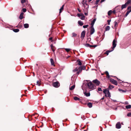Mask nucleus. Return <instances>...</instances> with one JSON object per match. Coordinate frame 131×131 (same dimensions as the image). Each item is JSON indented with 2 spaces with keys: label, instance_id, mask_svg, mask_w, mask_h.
Segmentation results:
<instances>
[{
  "label": "nucleus",
  "instance_id": "nucleus-15",
  "mask_svg": "<svg viewBox=\"0 0 131 131\" xmlns=\"http://www.w3.org/2000/svg\"><path fill=\"white\" fill-rule=\"evenodd\" d=\"M127 5V4H126V3L125 4L122 5V9H123L124 8H125Z\"/></svg>",
  "mask_w": 131,
  "mask_h": 131
},
{
  "label": "nucleus",
  "instance_id": "nucleus-48",
  "mask_svg": "<svg viewBox=\"0 0 131 131\" xmlns=\"http://www.w3.org/2000/svg\"><path fill=\"white\" fill-rule=\"evenodd\" d=\"M98 91H102V90L101 88H99L98 89Z\"/></svg>",
  "mask_w": 131,
  "mask_h": 131
},
{
  "label": "nucleus",
  "instance_id": "nucleus-45",
  "mask_svg": "<svg viewBox=\"0 0 131 131\" xmlns=\"http://www.w3.org/2000/svg\"><path fill=\"white\" fill-rule=\"evenodd\" d=\"M127 116H131V112L128 113L127 114Z\"/></svg>",
  "mask_w": 131,
  "mask_h": 131
},
{
  "label": "nucleus",
  "instance_id": "nucleus-14",
  "mask_svg": "<svg viewBox=\"0 0 131 131\" xmlns=\"http://www.w3.org/2000/svg\"><path fill=\"white\" fill-rule=\"evenodd\" d=\"M23 15L24 13L23 12H22L20 14L19 17V18L20 19H22L23 18Z\"/></svg>",
  "mask_w": 131,
  "mask_h": 131
},
{
  "label": "nucleus",
  "instance_id": "nucleus-62",
  "mask_svg": "<svg viewBox=\"0 0 131 131\" xmlns=\"http://www.w3.org/2000/svg\"><path fill=\"white\" fill-rule=\"evenodd\" d=\"M70 56H68V57H69Z\"/></svg>",
  "mask_w": 131,
  "mask_h": 131
},
{
  "label": "nucleus",
  "instance_id": "nucleus-2",
  "mask_svg": "<svg viewBox=\"0 0 131 131\" xmlns=\"http://www.w3.org/2000/svg\"><path fill=\"white\" fill-rule=\"evenodd\" d=\"M86 1H85V2L83 0L82 3L83 4L84 7V9H83V11L84 12V14L85 15L87 16L88 15V9L89 6V5L86 3Z\"/></svg>",
  "mask_w": 131,
  "mask_h": 131
},
{
  "label": "nucleus",
  "instance_id": "nucleus-54",
  "mask_svg": "<svg viewBox=\"0 0 131 131\" xmlns=\"http://www.w3.org/2000/svg\"><path fill=\"white\" fill-rule=\"evenodd\" d=\"M50 46L51 47V49H52V47H53V45L52 44H51V46Z\"/></svg>",
  "mask_w": 131,
  "mask_h": 131
},
{
  "label": "nucleus",
  "instance_id": "nucleus-47",
  "mask_svg": "<svg viewBox=\"0 0 131 131\" xmlns=\"http://www.w3.org/2000/svg\"><path fill=\"white\" fill-rule=\"evenodd\" d=\"M111 20H107V21L108 22V25H110V22H111Z\"/></svg>",
  "mask_w": 131,
  "mask_h": 131
},
{
  "label": "nucleus",
  "instance_id": "nucleus-49",
  "mask_svg": "<svg viewBox=\"0 0 131 131\" xmlns=\"http://www.w3.org/2000/svg\"><path fill=\"white\" fill-rule=\"evenodd\" d=\"M114 23H115L114 26H115V27L117 25V22L116 21H115L114 22Z\"/></svg>",
  "mask_w": 131,
  "mask_h": 131
},
{
  "label": "nucleus",
  "instance_id": "nucleus-31",
  "mask_svg": "<svg viewBox=\"0 0 131 131\" xmlns=\"http://www.w3.org/2000/svg\"><path fill=\"white\" fill-rule=\"evenodd\" d=\"M110 27L109 26H107L105 28L106 31H108L110 30Z\"/></svg>",
  "mask_w": 131,
  "mask_h": 131
},
{
  "label": "nucleus",
  "instance_id": "nucleus-50",
  "mask_svg": "<svg viewBox=\"0 0 131 131\" xmlns=\"http://www.w3.org/2000/svg\"><path fill=\"white\" fill-rule=\"evenodd\" d=\"M130 8H131V9L130 10H129L130 12H131V6H128L127 8V9H129Z\"/></svg>",
  "mask_w": 131,
  "mask_h": 131
},
{
  "label": "nucleus",
  "instance_id": "nucleus-17",
  "mask_svg": "<svg viewBox=\"0 0 131 131\" xmlns=\"http://www.w3.org/2000/svg\"><path fill=\"white\" fill-rule=\"evenodd\" d=\"M105 73L107 77L108 78H110V76H110L109 75V73L107 71H106L105 72Z\"/></svg>",
  "mask_w": 131,
  "mask_h": 131
},
{
  "label": "nucleus",
  "instance_id": "nucleus-16",
  "mask_svg": "<svg viewBox=\"0 0 131 131\" xmlns=\"http://www.w3.org/2000/svg\"><path fill=\"white\" fill-rule=\"evenodd\" d=\"M64 5H63L60 8V11H59V14H60L62 12V11L63 9V8L64 7Z\"/></svg>",
  "mask_w": 131,
  "mask_h": 131
},
{
  "label": "nucleus",
  "instance_id": "nucleus-46",
  "mask_svg": "<svg viewBox=\"0 0 131 131\" xmlns=\"http://www.w3.org/2000/svg\"><path fill=\"white\" fill-rule=\"evenodd\" d=\"M26 1V0H21V3H24Z\"/></svg>",
  "mask_w": 131,
  "mask_h": 131
},
{
  "label": "nucleus",
  "instance_id": "nucleus-24",
  "mask_svg": "<svg viewBox=\"0 0 131 131\" xmlns=\"http://www.w3.org/2000/svg\"><path fill=\"white\" fill-rule=\"evenodd\" d=\"M78 23L80 26H82L83 25V23L81 21H79Z\"/></svg>",
  "mask_w": 131,
  "mask_h": 131
},
{
  "label": "nucleus",
  "instance_id": "nucleus-23",
  "mask_svg": "<svg viewBox=\"0 0 131 131\" xmlns=\"http://www.w3.org/2000/svg\"><path fill=\"white\" fill-rule=\"evenodd\" d=\"M74 99L75 101L78 100L80 101L81 100L79 98L76 96L74 97Z\"/></svg>",
  "mask_w": 131,
  "mask_h": 131
},
{
  "label": "nucleus",
  "instance_id": "nucleus-44",
  "mask_svg": "<svg viewBox=\"0 0 131 131\" xmlns=\"http://www.w3.org/2000/svg\"><path fill=\"white\" fill-rule=\"evenodd\" d=\"M22 10H23V12H25L26 11V9L25 8H23L22 9Z\"/></svg>",
  "mask_w": 131,
  "mask_h": 131
},
{
  "label": "nucleus",
  "instance_id": "nucleus-4",
  "mask_svg": "<svg viewBox=\"0 0 131 131\" xmlns=\"http://www.w3.org/2000/svg\"><path fill=\"white\" fill-rule=\"evenodd\" d=\"M116 41L115 39H114L113 40L112 43L113 47H112V51H113L114 50V48L117 45V44L116 43Z\"/></svg>",
  "mask_w": 131,
  "mask_h": 131
},
{
  "label": "nucleus",
  "instance_id": "nucleus-27",
  "mask_svg": "<svg viewBox=\"0 0 131 131\" xmlns=\"http://www.w3.org/2000/svg\"><path fill=\"white\" fill-rule=\"evenodd\" d=\"M103 92L105 94V96H107V91L106 89H104L103 91Z\"/></svg>",
  "mask_w": 131,
  "mask_h": 131
},
{
  "label": "nucleus",
  "instance_id": "nucleus-55",
  "mask_svg": "<svg viewBox=\"0 0 131 131\" xmlns=\"http://www.w3.org/2000/svg\"><path fill=\"white\" fill-rule=\"evenodd\" d=\"M52 37H51L50 38H49V40H52Z\"/></svg>",
  "mask_w": 131,
  "mask_h": 131
},
{
  "label": "nucleus",
  "instance_id": "nucleus-11",
  "mask_svg": "<svg viewBox=\"0 0 131 131\" xmlns=\"http://www.w3.org/2000/svg\"><path fill=\"white\" fill-rule=\"evenodd\" d=\"M78 72H77V74H79L82 71V69H81V66L79 67L78 68Z\"/></svg>",
  "mask_w": 131,
  "mask_h": 131
},
{
  "label": "nucleus",
  "instance_id": "nucleus-20",
  "mask_svg": "<svg viewBox=\"0 0 131 131\" xmlns=\"http://www.w3.org/2000/svg\"><path fill=\"white\" fill-rule=\"evenodd\" d=\"M87 105L89 108H91L92 106V104L91 103H88Z\"/></svg>",
  "mask_w": 131,
  "mask_h": 131
},
{
  "label": "nucleus",
  "instance_id": "nucleus-41",
  "mask_svg": "<svg viewBox=\"0 0 131 131\" xmlns=\"http://www.w3.org/2000/svg\"><path fill=\"white\" fill-rule=\"evenodd\" d=\"M85 69V66H83L82 67L81 66V69H82V70H84Z\"/></svg>",
  "mask_w": 131,
  "mask_h": 131
},
{
  "label": "nucleus",
  "instance_id": "nucleus-7",
  "mask_svg": "<svg viewBox=\"0 0 131 131\" xmlns=\"http://www.w3.org/2000/svg\"><path fill=\"white\" fill-rule=\"evenodd\" d=\"M93 82L95 83L97 85H99L100 84V82L96 79L93 80Z\"/></svg>",
  "mask_w": 131,
  "mask_h": 131
},
{
  "label": "nucleus",
  "instance_id": "nucleus-25",
  "mask_svg": "<svg viewBox=\"0 0 131 131\" xmlns=\"http://www.w3.org/2000/svg\"><path fill=\"white\" fill-rule=\"evenodd\" d=\"M36 85L40 86L41 84V82L40 81H38L37 82Z\"/></svg>",
  "mask_w": 131,
  "mask_h": 131
},
{
  "label": "nucleus",
  "instance_id": "nucleus-21",
  "mask_svg": "<svg viewBox=\"0 0 131 131\" xmlns=\"http://www.w3.org/2000/svg\"><path fill=\"white\" fill-rule=\"evenodd\" d=\"M24 28H27L29 27V25L28 24H25L24 25Z\"/></svg>",
  "mask_w": 131,
  "mask_h": 131
},
{
  "label": "nucleus",
  "instance_id": "nucleus-40",
  "mask_svg": "<svg viewBox=\"0 0 131 131\" xmlns=\"http://www.w3.org/2000/svg\"><path fill=\"white\" fill-rule=\"evenodd\" d=\"M88 26H89L88 25H84L83 26V27L84 28H87V27Z\"/></svg>",
  "mask_w": 131,
  "mask_h": 131
},
{
  "label": "nucleus",
  "instance_id": "nucleus-9",
  "mask_svg": "<svg viewBox=\"0 0 131 131\" xmlns=\"http://www.w3.org/2000/svg\"><path fill=\"white\" fill-rule=\"evenodd\" d=\"M85 31H83L81 33V38H82L83 39L85 37Z\"/></svg>",
  "mask_w": 131,
  "mask_h": 131
},
{
  "label": "nucleus",
  "instance_id": "nucleus-18",
  "mask_svg": "<svg viewBox=\"0 0 131 131\" xmlns=\"http://www.w3.org/2000/svg\"><path fill=\"white\" fill-rule=\"evenodd\" d=\"M84 95L86 96H89L90 95V93H86V92H85L84 93Z\"/></svg>",
  "mask_w": 131,
  "mask_h": 131
},
{
  "label": "nucleus",
  "instance_id": "nucleus-30",
  "mask_svg": "<svg viewBox=\"0 0 131 131\" xmlns=\"http://www.w3.org/2000/svg\"><path fill=\"white\" fill-rule=\"evenodd\" d=\"M13 30L14 32H18V31H19V29H14Z\"/></svg>",
  "mask_w": 131,
  "mask_h": 131
},
{
  "label": "nucleus",
  "instance_id": "nucleus-60",
  "mask_svg": "<svg viewBox=\"0 0 131 131\" xmlns=\"http://www.w3.org/2000/svg\"><path fill=\"white\" fill-rule=\"evenodd\" d=\"M86 131V130H84V131Z\"/></svg>",
  "mask_w": 131,
  "mask_h": 131
},
{
  "label": "nucleus",
  "instance_id": "nucleus-8",
  "mask_svg": "<svg viewBox=\"0 0 131 131\" xmlns=\"http://www.w3.org/2000/svg\"><path fill=\"white\" fill-rule=\"evenodd\" d=\"M116 127L117 129H119L121 128V125L120 122H118L116 124Z\"/></svg>",
  "mask_w": 131,
  "mask_h": 131
},
{
  "label": "nucleus",
  "instance_id": "nucleus-3",
  "mask_svg": "<svg viewBox=\"0 0 131 131\" xmlns=\"http://www.w3.org/2000/svg\"><path fill=\"white\" fill-rule=\"evenodd\" d=\"M77 15L82 20H84L85 18V17L82 13H80V14L78 13Z\"/></svg>",
  "mask_w": 131,
  "mask_h": 131
},
{
  "label": "nucleus",
  "instance_id": "nucleus-29",
  "mask_svg": "<svg viewBox=\"0 0 131 131\" xmlns=\"http://www.w3.org/2000/svg\"><path fill=\"white\" fill-rule=\"evenodd\" d=\"M114 86L112 85H110L108 86V88L109 89H112L114 88Z\"/></svg>",
  "mask_w": 131,
  "mask_h": 131
},
{
  "label": "nucleus",
  "instance_id": "nucleus-28",
  "mask_svg": "<svg viewBox=\"0 0 131 131\" xmlns=\"http://www.w3.org/2000/svg\"><path fill=\"white\" fill-rule=\"evenodd\" d=\"M127 1V2H126L127 5L129 4H130L131 5V0H126Z\"/></svg>",
  "mask_w": 131,
  "mask_h": 131
},
{
  "label": "nucleus",
  "instance_id": "nucleus-33",
  "mask_svg": "<svg viewBox=\"0 0 131 131\" xmlns=\"http://www.w3.org/2000/svg\"><path fill=\"white\" fill-rule=\"evenodd\" d=\"M75 85H73V86H71V87L70 88V90H73L75 88Z\"/></svg>",
  "mask_w": 131,
  "mask_h": 131
},
{
  "label": "nucleus",
  "instance_id": "nucleus-1",
  "mask_svg": "<svg viewBox=\"0 0 131 131\" xmlns=\"http://www.w3.org/2000/svg\"><path fill=\"white\" fill-rule=\"evenodd\" d=\"M87 82V84H83V86L82 87V88L83 89H85L84 88L85 87V86L87 87L88 86V88L90 89L93 90L94 89L95 86L91 82H89V81H87L86 80Z\"/></svg>",
  "mask_w": 131,
  "mask_h": 131
},
{
  "label": "nucleus",
  "instance_id": "nucleus-12",
  "mask_svg": "<svg viewBox=\"0 0 131 131\" xmlns=\"http://www.w3.org/2000/svg\"><path fill=\"white\" fill-rule=\"evenodd\" d=\"M91 29L90 30V34L91 35L94 33L95 31V30L93 27H92V26H91Z\"/></svg>",
  "mask_w": 131,
  "mask_h": 131
},
{
  "label": "nucleus",
  "instance_id": "nucleus-22",
  "mask_svg": "<svg viewBox=\"0 0 131 131\" xmlns=\"http://www.w3.org/2000/svg\"><path fill=\"white\" fill-rule=\"evenodd\" d=\"M78 64L79 66H81L82 65V63L79 60H77V61Z\"/></svg>",
  "mask_w": 131,
  "mask_h": 131
},
{
  "label": "nucleus",
  "instance_id": "nucleus-51",
  "mask_svg": "<svg viewBox=\"0 0 131 131\" xmlns=\"http://www.w3.org/2000/svg\"><path fill=\"white\" fill-rule=\"evenodd\" d=\"M129 104L128 103V102H127V101H126V102H124V104H126V105H127V104Z\"/></svg>",
  "mask_w": 131,
  "mask_h": 131
},
{
  "label": "nucleus",
  "instance_id": "nucleus-6",
  "mask_svg": "<svg viewBox=\"0 0 131 131\" xmlns=\"http://www.w3.org/2000/svg\"><path fill=\"white\" fill-rule=\"evenodd\" d=\"M84 46L86 47H89L90 48H91L92 47H96V45H91L89 44H86L84 45Z\"/></svg>",
  "mask_w": 131,
  "mask_h": 131
},
{
  "label": "nucleus",
  "instance_id": "nucleus-13",
  "mask_svg": "<svg viewBox=\"0 0 131 131\" xmlns=\"http://www.w3.org/2000/svg\"><path fill=\"white\" fill-rule=\"evenodd\" d=\"M96 18H94L93 20L92 21L91 25V26H92V27H93V25L94 24V23L96 21Z\"/></svg>",
  "mask_w": 131,
  "mask_h": 131
},
{
  "label": "nucleus",
  "instance_id": "nucleus-5",
  "mask_svg": "<svg viewBox=\"0 0 131 131\" xmlns=\"http://www.w3.org/2000/svg\"><path fill=\"white\" fill-rule=\"evenodd\" d=\"M52 85L55 88H58L60 86V84L58 82H56L53 83Z\"/></svg>",
  "mask_w": 131,
  "mask_h": 131
},
{
  "label": "nucleus",
  "instance_id": "nucleus-61",
  "mask_svg": "<svg viewBox=\"0 0 131 131\" xmlns=\"http://www.w3.org/2000/svg\"><path fill=\"white\" fill-rule=\"evenodd\" d=\"M36 65H37V66L38 64H36Z\"/></svg>",
  "mask_w": 131,
  "mask_h": 131
},
{
  "label": "nucleus",
  "instance_id": "nucleus-32",
  "mask_svg": "<svg viewBox=\"0 0 131 131\" xmlns=\"http://www.w3.org/2000/svg\"><path fill=\"white\" fill-rule=\"evenodd\" d=\"M112 51H112V50H111L107 51H106L105 53L107 55H108V54L109 53V52H111Z\"/></svg>",
  "mask_w": 131,
  "mask_h": 131
},
{
  "label": "nucleus",
  "instance_id": "nucleus-53",
  "mask_svg": "<svg viewBox=\"0 0 131 131\" xmlns=\"http://www.w3.org/2000/svg\"><path fill=\"white\" fill-rule=\"evenodd\" d=\"M78 10L79 12H81V10H80L79 9V8L78 9Z\"/></svg>",
  "mask_w": 131,
  "mask_h": 131
},
{
  "label": "nucleus",
  "instance_id": "nucleus-38",
  "mask_svg": "<svg viewBox=\"0 0 131 131\" xmlns=\"http://www.w3.org/2000/svg\"><path fill=\"white\" fill-rule=\"evenodd\" d=\"M130 11L129 10V11H127V12H126V14H125V16H127V15L129 14V13L130 12Z\"/></svg>",
  "mask_w": 131,
  "mask_h": 131
},
{
  "label": "nucleus",
  "instance_id": "nucleus-39",
  "mask_svg": "<svg viewBox=\"0 0 131 131\" xmlns=\"http://www.w3.org/2000/svg\"><path fill=\"white\" fill-rule=\"evenodd\" d=\"M72 37H75L77 35V34L74 32L72 33Z\"/></svg>",
  "mask_w": 131,
  "mask_h": 131
},
{
  "label": "nucleus",
  "instance_id": "nucleus-10",
  "mask_svg": "<svg viewBox=\"0 0 131 131\" xmlns=\"http://www.w3.org/2000/svg\"><path fill=\"white\" fill-rule=\"evenodd\" d=\"M110 82L113 84L117 85V81L114 79H111L110 80Z\"/></svg>",
  "mask_w": 131,
  "mask_h": 131
},
{
  "label": "nucleus",
  "instance_id": "nucleus-35",
  "mask_svg": "<svg viewBox=\"0 0 131 131\" xmlns=\"http://www.w3.org/2000/svg\"><path fill=\"white\" fill-rule=\"evenodd\" d=\"M112 12V10H110V11H109L108 13V15L109 16L110 15Z\"/></svg>",
  "mask_w": 131,
  "mask_h": 131
},
{
  "label": "nucleus",
  "instance_id": "nucleus-56",
  "mask_svg": "<svg viewBox=\"0 0 131 131\" xmlns=\"http://www.w3.org/2000/svg\"><path fill=\"white\" fill-rule=\"evenodd\" d=\"M52 49V50L53 52H54V50L53 48H52V49Z\"/></svg>",
  "mask_w": 131,
  "mask_h": 131
},
{
  "label": "nucleus",
  "instance_id": "nucleus-26",
  "mask_svg": "<svg viewBox=\"0 0 131 131\" xmlns=\"http://www.w3.org/2000/svg\"><path fill=\"white\" fill-rule=\"evenodd\" d=\"M50 62H51V64L52 65H54V61L53 59L52 58H51L50 59Z\"/></svg>",
  "mask_w": 131,
  "mask_h": 131
},
{
  "label": "nucleus",
  "instance_id": "nucleus-34",
  "mask_svg": "<svg viewBox=\"0 0 131 131\" xmlns=\"http://www.w3.org/2000/svg\"><path fill=\"white\" fill-rule=\"evenodd\" d=\"M126 108L127 109H129L131 108V105H127L126 106Z\"/></svg>",
  "mask_w": 131,
  "mask_h": 131
},
{
  "label": "nucleus",
  "instance_id": "nucleus-57",
  "mask_svg": "<svg viewBox=\"0 0 131 131\" xmlns=\"http://www.w3.org/2000/svg\"><path fill=\"white\" fill-rule=\"evenodd\" d=\"M114 102H117V101L116 100H113Z\"/></svg>",
  "mask_w": 131,
  "mask_h": 131
},
{
  "label": "nucleus",
  "instance_id": "nucleus-19",
  "mask_svg": "<svg viewBox=\"0 0 131 131\" xmlns=\"http://www.w3.org/2000/svg\"><path fill=\"white\" fill-rule=\"evenodd\" d=\"M118 90L120 92H122V93L126 92L127 91V90H124L120 89H118Z\"/></svg>",
  "mask_w": 131,
  "mask_h": 131
},
{
  "label": "nucleus",
  "instance_id": "nucleus-37",
  "mask_svg": "<svg viewBox=\"0 0 131 131\" xmlns=\"http://www.w3.org/2000/svg\"><path fill=\"white\" fill-rule=\"evenodd\" d=\"M65 50L67 52H68L71 49L69 48H65Z\"/></svg>",
  "mask_w": 131,
  "mask_h": 131
},
{
  "label": "nucleus",
  "instance_id": "nucleus-43",
  "mask_svg": "<svg viewBox=\"0 0 131 131\" xmlns=\"http://www.w3.org/2000/svg\"><path fill=\"white\" fill-rule=\"evenodd\" d=\"M100 0H97L95 2V4H98V3L99 2Z\"/></svg>",
  "mask_w": 131,
  "mask_h": 131
},
{
  "label": "nucleus",
  "instance_id": "nucleus-36",
  "mask_svg": "<svg viewBox=\"0 0 131 131\" xmlns=\"http://www.w3.org/2000/svg\"><path fill=\"white\" fill-rule=\"evenodd\" d=\"M107 94L108 96L109 97H110L111 96L110 93L108 90L107 91Z\"/></svg>",
  "mask_w": 131,
  "mask_h": 131
},
{
  "label": "nucleus",
  "instance_id": "nucleus-42",
  "mask_svg": "<svg viewBox=\"0 0 131 131\" xmlns=\"http://www.w3.org/2000/svg\"><path fill=\"white\" fill-rule=\"evenodd\" d=\"M78 69H77V68H76L75 69H74L73 70V71L74 72H76V71H78Z\"/></svg>",
  "mask_w": 131,
  "mask_h": 131
},
{
  "label": "nucleus",
  "instance_id": "nucleus-58",
  "mask_svg": "<svg viewBox=\"0 0 131 131\" xmlns=\"http://www.w3.org/2000/svg\"><path fill=\"white\" fill-rule=\"evenodd\" d=\"M104 99V97H103V98H102L101 100H103Z\"/></svg>",
  "mask_w": 131,
  "mask_h": 131
},
{
  "label": "nucleus",
  "instance_id": "nucleus-52",
  "mask_svg": "<svg viewBox=\"0 0 131 131\" xmlns=\"http://www.w3.org/2000/svg\"><path fill=\"white\" fill-rule=\"evenodd\" d=\"M112 12H113L114 14L116 13V11L115 10H113Z\"/></svg>",
  "mask_w": 131,
  "mask_h": 131
},
{
  "label": "nucleus",
  "instance_id": "nucleus-59",
  "mask_svg": "<svg viewBox=\"0 0 131 131\" xmlns=\"http://www.w3.org/2000/svg\"><path fill=\"white\" fill-rule=\"evenodd\" d=\"M92 0H89V2H91Z\"/></svg>",
  "mask_w": 131,
  "mask_h": 131
}]
</instances>
